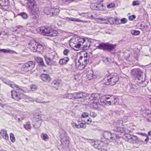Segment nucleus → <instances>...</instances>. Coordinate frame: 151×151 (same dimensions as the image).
<instances>
[{
  "mask_svg": "<svg viewBox=\"0 0 151 151\" xmlns=\"http://www.w3.org/2000/svg\"><path fill=\"white\" fill-rule=\"evenodd\" d=\"M26 6L32 18L36 19L38 17L39 11L36 3L34 0H27Z\"/></svg>",
  "mask_w": 151,
  "mask_h": 151,
  "instance_id": "f257e3e1",
  "label": "nucleus"
},
{
  "mask_svg": "<svg viewBox=\"0 0 151 151\" xmlns=\"http://www.w3.org/2000/svg\"><path fill=\"white\" fill-rule=\"evenodd\" d=\"M131 73L135 78L138 83H141L145 81V76L143 73L139 69H134L131 71Z\"/></svg>",
  "mask_w": 151,
  "mask_h": 151,
  "instance_id": "f03ea898",
  "label": "nucleus"
},
{
  "mask_svg": "<svg viewBox=\"0 0 151 151\" xmlns=\"http://www.w3.org/2000/svg\"><path fill=\"white\" fill-rule=\"evenodd\" d=\"M85 41L83 38L79 37L73 38L71 39L70 41V45L75 47L76 49H79L82 48L84 45L82 44H83Z\"/></svg>",
  "mask_w": 151,
  "mask_h": 151,
  "instance_id": "7ed1b4c3",
  "label": "nucleus"
},
{
  "mask_svg": "<svg viewBox=\"0 0 151 151\" xmlns=\"http://www.w3.org/2000/svg\"><path fill=\"white\" fill-rule=\"evenodd\" d=\"M105 79L107 81L106 82L104 83L105 85L114 86L118 81L119 78L117 76H113L111 77L110 76H108L107 78H106Z\"/></svg>",
  "mask_w": 151,
  "mask_h": 151,
  "instance_id": "20e7f679",
  "label": "nucleus"
},
{
  "mask_svg": "<svg viewBox=\"0 0 151 151\" xmlns=\"http://www.w3.org/2000/svg\"><path fill=\"white\" fill-rule=\"evenodd\" d=\"M115 45H112L108 43H102L100 44L97 46V48L101 49H103L104 50H111L114 49L116 47Z\"/></svg>",
  "mask_w": 151,
  "mask_h": 151,
  "instance_id": "39448f33",
  "label": "nucleus"
},
{
  "mask_svg": "<svg viewBox=\"0 0 151 151\" xmlns=\"http://www.w3.org/2000/svg\"><path fill=\"white\" fill-rule=\"evenodd\" d=\"M35 66L34 63L30 61L23 65L21 69L24 72H26L32 70Z\"/></svg>",
  "mask_w": 151,
  "mask_h": 151,
  "instance_id": "423d86ee",
  "label": "nucleus"
},
{
  "mask_svg": "<svg viewBox=\"0 0 151 151\" xmlns=\"http://www.w3.org/2000/svg\"><path fill=\"white\" fill-rule=\"evenodd\" d=\"M104 137L106 139H109L112 140H114L115 143L117 142V141L115 140V137L117 138H119V136H117L115 134H112L111 133L109 132H104L103 134Z\"/></svg>",
  "mask_w": 151,
  "mask_h": 151,
  "instance_id": "0eeeda50",
  "label": "nucleus"
},
{
  "mask_svg": "<svg viewBox=\"0 0 151 151\" xmlns=\"http://www.w3.org/2000/svg\"><path fill=\"white\" fill-rule=\"evenodd\" d=\"M67 13H62L60 16V17L63 19L66 20L67 21H72L73 22H84L82 20H81L79 19H77L76 18H74L73 17L69 18L67 17Z\"/></svg>",
  "mask_w": 151,
  "mask_h": 151,
  "instance_id": "6e6552de",
  "label": "nucleus"
},
{
  "mask_svg": "<svg viewBox=\"0 0 151 151\" xmlns=\"http://www.w3.org/2000/svg\"><path fill=\"white\" fill-rule=\"evenodd\" d=\"M78 62L80 63L79 67L82 66V69H84L88 62V60L87 58H83V56H81L78 60Z\"/></svg>",
  "mask_w": 151,
  "mask_h": 151,
  "instance_id": "1a4fd4ad",
  "label": "nucleus"
},
{
  "mask_svg": "<svg viewBox=\"0 0 151 151\" xmlns=\"http://www.w3.org/2000/svg\"><path fill=\"white\" fill-rule=\"evenodd\" d=\"M39 33L44 35L49 36L51 29L49 27H41L39 28Z\"/></svg>",
  "mask_w": 151,
  "mask_h": 151,
  "instance_id": "9d476101",
  "label": "nucleus"
},
{
  "mask_svg": "<svg viewBox=\"0 0 151 151\" xmlns=\"http://www.w3.org/2000/svg\"><path fill=\"white\" fill-rule=\"evenodd\" d=\"M11 94L13 99L19 101L21 99V95L15 91H12Z\"/></svg>",
  "mask_w": 151,
  "mask_h": 151,
  "instance_id": "9b49d317",
  "label": "nucleus"
},
{
  "mask_svg": "<svg viewBox=\"0 0 151 151\" xmlns=\"http://www.w3.org/2000/svg\"><path fill=\"white\" fill-rule=\"evenodd\" d=\"M128 141L132 143L137 144L139 142V140L136 136L131 135L128 139Z\"/></svg>",
  "mask_w": 151,
  "mask_h": 151,
  "instance_id": "f8f14e48",
  "label": "nucleus"
},
{
  "mask_svg": "<svg viewBox=\"0 0 151 151\" xmlns=\"http://www.w3.org/2000/svg\"><path fill=\"white\" fill-rule=\"evenodd\" d=\"M38 43L35 41H32L29 43V47L30 49L34 52H36V48Z\"/></svg>",
  "mask_w": 151,
  "mask_h": 151,
  "instance_id": "ddd939ff",
  "label": "nucleus"
},
{
  "mask_svg": "<svg viewBox=\"0 0 151 151\" xmlns=\"http://www.w3.org/2000/svg\"><path fill=\"white\" fill-rule=\"evenodd\" d=\"M41 78L44 81L47 82H50L51 78L50 76L47 74H42L41 76Z\"/></svg>",
  "mask_w": 151,
  "mask_h": 151,
  "instance_id": "4468645a",
  "label": "nucleus"
},
{
  "mask_svg": "<svg viewBox=\"0 0 151 151\" xmlns=\"http://www.w3.org/2000/svg\"><path fill=\"white\" fill-rule=\"evenodd\" d=\"M44 58L46 63L48 65H52L54 63L55 61L54 60V57L52 58H50L47 56H44Z\"/></svg>",
  "mask_w": 151,
  "mask_h": 151,
  "instance_id": "2eb2a0df",
  "label": "nucleus"
},
{
  "mask_svg": "<svg viewBox=\"0 0 151 151\" xmlns=\"http://www.w3.org/2000/svg\"><path fill=\"white\" fill-rule=\"evenodd\" d=\"M62 144L65 147H67L69 144V138L68 136H65L61 139Z\"/></svg>",
  "mask_w": 151,
  "mask_h": 151,
  "instance_id": "dca6fc26",
  "label": "nucleus"
},
{
  "mask_svg": "<svg viewBox=\"0 0 151 151\" xmlns=\"http://www.w3.org/2000/svg\"><path fill=\"white\" fill-rule=\"evenodd\" d=\"M0 134L4 139L6 140H8L9 139V136L7 134V131L6 130H1L0 132Z\"/></svg>",
  "mask_w": 151,
  "mask_h": 151,
  "instance_id": "f3484780",
  "label": "nucleus"
},
{
  "mask_svg": "<svg viewBox=\"0 0 151 151\" xmlns=\"http://www.w3.org/2000/svg\"><path fill=\"white\" fill-rule=\"evenodd\" d=\"M69 60V58L68 57H65L60 59L59 62V64L60 65H66Z\"/></svg>",
  "mask_w": 151,
  "mask_h": 151,
  "instance_id": "a211bd4d",
  "label": "nucleus"
},
{
  "mask_svg": "<svg viewBox=\"0 0 151 151\" xmlns=\"http://www.w3.org/2000/svg\"><path fill=\"white\" fill-rule=\"evenodd\" d=\"M37 45V47L35 49L36 52L42 53L43 51L44 50L43 46L39 43H38Z\"/></svg>",
  "mask_w": 151,
  "mask_h": 151,
  "instance_id": "6ab92c4d",
  "label": "nucleus"
},
{
  "mask_svg": "<svg viewBox=\"0 0 151 151\" xmlns=\"http://www.w3.org/2000/svg\"><path fill=\"white\" fill-rule=\"evenodd\" d=\"M114 128L113 130L115 132H122V131L121 130V128L120 127V125L118 123L117 124L116 122H114Z\"/></svg>",
  "mask_w": 151,
  "mask_h": 151,
  "instance_id": "aec40b11",
  "label": "nucleus"
},
{
  "mask_svg": "<svg viewBox=\"0 0 151 151\" xmlns=\"http://www.w3.org/2000/svg\"><path fill=\"white\" fill-rule=\"evenodd\" d=\"M60 12V10L58 9L55 8H51V16L57 15L59 14Z\"/></svg>",
  "mask_w": 151,
  "mask_h": 151,
  "instance_id": "412c9836",
  "label": "nucleus"
},
{
  "mask_svg": "<svg viewBox=\"0 0 151 151\" xmlns=\"http://www.w3.org/2000/svg\"><path fill=\"white\" fill-rule=\"evenodd\" d=\"M61 84V81L59 80H55L52 83V86L55 88H57Z\"/></svg>",
  "mask_w": 151,
  "mask_h": 151,
  "instance_id": "4be33fe9",
  "label": "nucleus"
},
{
  "mask_svg": "<svg viewBox=\"0 0 151 151\" xmlns=\"http://www.w3.org/2000/svg\"><path fill=\"white\" fill-rule=\"evenodd\" d=\"M0 4L4 7L9 6V4L8 0H0Z\"/></svg>",
  "mask_w": 151,
  "mask_h": 151,
  "instance_id": "5701e85b",
  "label": "nucleus"
},
{
  "mask_svg": "<svg viewBox=\"0 0 151 151\" xmlns=\"http://www.w3.org/2000/svg\"><path fill=\"white\" fill-rule=\"evenodd\" d=\"M99 98V96L97 94H93L89 98V99L91 100H97Z\"/></svg>",
  "mask_w": 151,
  "mask_h": 151,
  "instance_id": "b1692460",
  "label": "nucleus"
},
{
  "mask_svg": "<svg viewBox=\"0 0 151 151\" xmlns=\"http://www.w3.org/2000/svg\"><path fill=\"white\" fill-rule=\"evenodd\" d=\"M44 13L47 15H49L51 16V8H46L44 10Z\"/></svg>",
  "mask_w": 151,
  "mask_h": 151,
  "instance_id": "393cba45",
  "label": "nucleus"
},
{
  "mask_svg": "<svg viewBox=\"0 0 151 151\" xmlns=\"http://www.w3.org/2000/svg\"><path fill=\"white\" fill-rule=\"evenodd\" d=\"M83 96L82 93H74V99H77L83 98Z\"/></svg>",
  "mask_w": 151,
  "mask_h": 151,
  "instance_id": "a878e982",
  "label": "nucleus"
},
{
  "mask_svg": "<svg viewBox=\"0 0 151 151\" xmlns=\"http://www.w3.org/2000/svg\"><path fill=\"white\" fill-rule=\"evenodd\" d=\"M58 32L56 30H52L51 29L49 36L55 37L58 35Z\"/></svg>",
  "mask_w": 151,
  "mask_h": 151,
  "instance_id": "bb28decb",
  "label": "nucleus"
},
{
  "mask_svg": "<svg viewBox=\"0 0 151 151\" xmlns=\"http://www.w3.org/2000/svg\"><path fill=\"white\" fill-rule=\"evenodd\" d=\"M3 52L5 53H9L12 54L16 52L12 50H7L5 49H0V52Z\"/></svg>",
  "mask_w": 151,
  "mask_h": 151,
  "instance_id": "cd10ccee",
  "label": "nucleus"
},
{
  "mask_svg": "<svg viewBox=\"0 0 151 151\" xmlns=\"http://www.w3.org/2000/svg\"><path fill=\"white\" fill-rule=\"evenodd\" d=\"M74 93H68L65 94L66 98L69 99H74Z\"/></svg>",
  "mask_w": 151,
  "mask_h": 151,
  "instance_id": "c85d7f7f",
  "label": "nucleus"
},
{
  "mask_svg": "<svg viewBox=\"0 0 151 151\" xmlns=\"http://www.w3.org/2000/svg\"><path fill=\"white\" fill-rule=\"evenodd\" d=\"M95 75H93L92 74H88L86 76V78L89 80L95 78H96Z\"/></svg>",
  "mask_w": 151,
  "mask_h": 151,
  "instance_id": "c756f323",
  "label": "nucleus"
},
{
  "mask_svg": "<svg viewBox=\"0 0 151 151\" xmlns=\"http://www.w3.org/2000/svg\"><path fill=\"white\" fill-rule=\"evenodd\" d=\"M37 61L40 64V65L42 66H45V65L44 64V62L42 59L41 58H37Z\"/></svg>",
  "mask_w": 151,
  "mask_h": 151,
  "instance_id": "7c9ffc66",
  "label": "nucleus"
},
{
  "mask_svg": "<svg viewBox=\"0 0 151 151\" xmlns=\"http://www.w3.org/2000/svg\"><path fill=\"white\" fill-rule=\"evenodd\" d=\"M4 82L6 84H8L9 85L10 87H12V88H13L14 87H18V86L15 84L13 83V84H12L10 83L9 82H8L6 81H4Z\"/></svg>",
  "mask_w": 151,
  "mask_h": 151,
  "instance_id": "2f4dec72",
  "label": "nucleus"
},
{
  "mask_svg": "<svg viewBox=\"0 0 151 151\" xmlns=\"http://www.w3.org/2000/svg\"><path fill=\"white\" fill-rule=\"evenodd\" d=\"M30 123L29 122H27L24 125V127L26 129L28 130L30 129Z\"/></svg>",
  "mask_w": 151,
  "mask_h": 151,
  "instance_id": "473e14b6",
  "label": "nucleus"
},
{
  "mask_svg": "<svg viewBox=\"0 0 151 151\" xmlns=\"http://www.w3.org/2000/svg\"><path fill=\"white\" fill-rule=\"evenodd\" d=\"M98 103L93 102L92 104L91 105V107L92 108L97 109L98 108Z\"/></svg>",
  "mask_w": 151,
  "mask_h": 151,
  "instance_id": "72a5a7b5",
  "label": "nucleus"
},
{
  "mask_svg": "<svg viewBox=\"0 0 151 151\" xmlns=\"http://www.w3.org/2000/svg\"><path fill=\"white\" fill-rule=\"evenodd\" d=\"M10 139L12 142H14L15 141V139L14 134L12 133H11L10 134Z\"/></svg>",
  "mask_w": 151,
  "mask_h": 151,
  "instance_id": "f704fd0d",
  "label": "nucleus"
},
{
  "mask_svg": "<svg viewBox=\"0 0 151 151\" xmlns=\"http://www.w3.org/2000/svg\"><path fill=\"white\" fill-rule=\"evenodd\" d=\"M30 88L32 91H35L38 88L35 85L32 84L30 86Z\"/></svg>",
  "mask_w": 151,
  "mask_h": 151,
  "instance_id": "c9c22d12",
  "label": "nucleus"
},
{
  "mask_svg": "<svg viewBox=\"0 0 151 151\" xmlns=\"http://www.w3.org/2000/svg\"><path fill=\"white\" fill-rule=\"evenodd\" d=\"M20 15L22 16V17L24 19H27L28 18V15L25 13L23 12L22 13H21L20 14Z\"/></svg>",
  "mask_w": 151,
  "mask_h": 151,
  "instance_id": "e433bc0d",
  "label": "nucleus"
},
{
  "mask_svg": "<svg viewBox=\"0 0 151 151\" xmlns=\"http://www.w3.org/2000/svg\"><path fill=\"white\" fill-rule=\"evenodd\" d=\"M89 114L87 112H83L81 115V118L82 117L86 118L89 116Z\"/></svg>",
  "mask_w": 151,
  "mask_h": 151,
  "instance_id": "4c0bfd02",
  "label": "nucleus"
},
{
  "mask_svg": "<svg viewBox=\"0 0 151 151\" xmlns=\"http://www.w3.org/2000/svg\"><path fill=\"white\" fill-rule=\"evenodd\" d=\"M115 6V4L114 3H111L108 4L107 5V7L108 8L111 9L113 7H114Z\"/></svg>",
  "mask_w": 151,
  "mask_h": 151,
  "instance_id": "58836bf2",
  "label": "nucleus"
},
{
  "mask_svg": "<svg viewBox=\"0 0 151 151\" xmlns=\"http://www.w3.org/2000/svg\"><path fill=\"white\" fill-rule=\"evenodd\" d=\"M140 4V2L138 1H134L132 2V5L133 6H138Z\"/></svg>",
  "mask_w": 151,
  "mask_h": 151,
  "instance_id": "ea45409f",
  "label": "nucleus"
},
{
  "mask_svg": "<svg viewBox=\"0 0 151 151\" xmlns=\"http://www.w3.org/2000/svg\"><path fill=\"white\" fill-rule=\"evenodd\" d=\"M93 9L95 10H100L101 8L100 5L97 4L94 6Z\"/></svg>",
  "mask_w": 151,
  "mask_h": 151,
  "instance_id": "a19ab883",
  "label": "nucleus"
},
{
  "mask_svg": "<svg viewBox=\"0 0 151 151\" xmlns=\"http://www.w3.org/2000/svg\"><path fill=\"white\" fill-rule=\"evenodd\" d=\"M42 136L43 139L44 140H45L48 138V136L46 134L42 133Z\"/></svg>",
  "mask_w": 151,
  "mask_h": 151,
  "instance_id": "79ce46f5",
  "label": "nucleus"
},
{
  "mask_svg": "<svg viewBox=\"0 0 151 151\" xmlns=\"http://www.w3.org/2000/svg\"><path fill=\"white\" fill-rule=\"evenodd\" d=\"M115 18H111L108 19V21L111 24H114Z\"/></svg>",
  "mask_w": 151,
  "mask_h": 151,
  "instance_id": "37998d69",
  "label": "nucleus"
},
{
  "mask_svg": "<svg viewBox=\"0 0 151 151\" xmlns=\"http://www.w3.org/2000/svg\"><path fill=\"white\" fill-rule=\"evenodd\" d=\"M114 24L117 25L120 24V23L119 22V19L118 18H115Z\"/></svg>",
  "mask_w": 151,
  "mask_h": 151,
  "instance_id": "c03bdc74",
  "label": "nucleus"
},
{
  "mask_svg": "<svg viewBox=\"0 0 151 151\" xmlns=\"http://www.w3.org/2000/svg\"><path fill=\"white\" fill-rule=\"evenodd\" d=\"M127 20L125 18H123L120 20L121 23L122 24H125L127 22Z\"/></svg>",
  "mask_w": 151,
  "mask_h": 151,
  "instance_id": "a18cd8bd",
  "label": "nucleus"
},
{
  "mask_svg": "<svg viewBox=\"0 0 151 151\" xmlns=\"http://www.w3.org/2000/svg\"><path fill=\"white\" fill-rule=\"evenodd\" d=\"M90 116L93 118L97 116V114L94 112H92L90 113Z\"/></svg>",
  "mask_w": 151,
  "mask_h": 151,
  "instance_id": "49530a36",
  "label": "nucleus"
},
{
  "mask_svg": "<svg viewBox=\"0 0 151 151\" xmlns=\"http://www.w3.org/2000/svg\"><path fill=\"white\" fill-rule=\"evenodd\" d=\"M71 124L73 127L75 129H76L78 124L76 123L72 122L71 123Z\"/></svg>",
  "mask_w": 151,
  "mask_h": 151,
  "instance_id": "de8ad7c7",
  "label": "nucleus"
},
{
  "mask_svg": "<svg viewBox=\"0 0 151 151\" xmlns=\"http://www.w3.org/2000/svg\"><path fill=\"white\" fill-rule=\"evenodd\" d=\"M81 128L83 129H85L86 127V123L82 122L80 124Z\"/></svg>",
  "mask_w": 151,
  "mask_h": 151,
  "instance_id": "09e8293b",
  "label": "nucleus"
},
{
  "mask_svg": "<svg viewBox=\"0 0 151 151\" xmlns=\"http://www.w3.org/2000/svg\"><path fill=\"white\" fill-rule=\"evenodd\" d=\"M132 34L134 35H138L139 34L140 32L139 31H133Z\"/></svg>",
  "mask_w": 151,
  "mask_h": 151,
  "instance_id": "8fccbe9b",
  "label": "nucleus"
},
{
  "mask_svg": "<svg viewBox=\"0 0 151 151\" xmlns=\"http://www.w3.org/2000/svg\"><path fill=\"white\" fill-rule=\"evenodd\" d=\"M139 87V86L138 85H132L131 86V88H132L137 90L138 89Z\"/></svg>",
  "mask_w": 151,
  "mask_h": 151,
  "instance_id": "3c124183",
  "label": "nucleus"
},
{
  "mask_svg": "<svg viewBox=\"0 0 151 151\" xmlns=\"http://www.w3.org/2000/svg\"><path fill=\"white\" fill-rule=\"evenodd\" d=\"M70 52V51L69 50H68L67 49H65L63 51V54L65 55H68V53Z\"/></svg>",
  "mask_w": 151,
  "mask_h": 151,
  "instance_id": "603ef678",
  "label": "nucleus"
},
{
  "mask_svg": "<svg viewBox=\"0 0 151 151\" xmlns=\"http://www.w3.org/2000/svg\"><path fill=\"white\" fill-rule=\"evenodd\" d=\"M83 58H87L88 60L89 59V55L86 52H85V53L84 54L83 56Z\"/></svg>",
  "mask_w": 151,
  "mask_h": 151,
  "instance_id": "864d4df0",
  "label": "nucleus"
},
{
  "mask_svg": "<svg viewBox=\"0 0 151 151\" xmlns=\"http://www.w3.org/2000/svg\"><path fill=\"white\" fill-rule=\"evenodd\" d=\"M40 123L39 124V123L37 122V123H36V125H34V127L35 128H37L38 127H39L40 126Z\"/></svg>",
  "mask_w": 151,
  "mask_h": 151,
  "instance_id": "5fc2aeb1",
  "label": "nucleus"
},
{
  "mask_svg": "<svg viewBox=\"0 0 151 151\" xmlns=\"http://www.w3.org/2000/svg\"><path fill=\"white\" fill-rule=\"evenodd\" d=\"M107 103H108V105H111V101H108L106 100H105V102H104V104H107Z\"/></svg>",
  "mask_w": 151,
  "mask_h": 151,
  "instance_id": "6e6d98bb",
  "label": "nucleus"
},
{
  "mask_svg": "<svg viewBox=\"0 0 151 151\" xmlns=\"http://www.w3.org/2000/svg\"><path fill=\"white\" fill-rule=\"evenodd\" d=\"M136 18V17L134 15H132L131 16H130L129 17V19L130 20H132L133 19H135Z\"/></svg>",
  "mask_w": 151,
  "mask_h": 151,
  "instance_id": "4d7b16f0",
  "label": "nucleus"
},
{
  "mask_svg": "<svg viewBox=\"0 0 151 151\" xmlns=\"http://www.w3.org/2000/svg\"><path fill=\"white\" fill-rule=\"evenodd\" d=\"M140 26L141 27L142 29H145L146 27H148V26L147 25H145L144 24H141L140 25Z\"/></svg>",
  "mask_w": 151,
  "mask_h": 151,
  "instance_id": "13d9d810",
  "label": "nucleus"
},
{
  "mask_svg": "<svg viewBox=\"0 0 151 151\" xmlns=\"http://www.w3.org/2000/svg\"><path fill=\"white\" fill-rule=\"evenodd\" d=\"M140 134L144 137H147L148 135L146 133H141Z\"/></svg>",
  "mask_w": 151,
  "mask_h": 151,
  "instance_id": "bf43d9fd",
  "label": "nucleus"
},
{
  "mask_svg": "<svg viewBox=\"0 0 151 151\" xmlns=\"http://www.w3.org/2000/svg\"><path fill=\"white\" fill-rule=\"evenodd\" d=\"M147 137V138L145 140V141L146 142H147L149 140V137L148 135L147 136V137Z\"/></svg>",
  "mask_w": 151,
  "mask_h": 151,
  "instance_id": "052dcab7",
  "label": "nucleus"
},
{
  "mask_svg": "<svg viewBox=\"0 0 151 151\" xmlns=\"http://www.w3.org/2000/svg\"><path fill=\"white\" fill-rule=\"evenodd\" d=\"M149 118H148V121L151 122V114L149 115Z\"/></svg>",
  "mask_w": 151,
  "mask_h": 151,
  "instance_id": "680f3d73",
  "label": "nucleus"
},
{
  "mask_svg": "<svg viewBox=\"0 0 151 151\" xmlns=\"http://www.w3.org/2000/svg\"><path fill=\"white\" fill-rule=\"evenodd\" d=\"M17 88L16 89L17 90H18L19 89L23 91L22 88V87H19V86H18V87H16Z\"/></svg>",
  "mask_w": 151,
  "mask_h": 151,
  "instance_id": "e2e57ef3",
  "label": "nucleus"
},
{
  "mask_svg": "<svg viewBox=\"0 0 151 151\" xmlns=\"http://www.w3.org/2000/svg\"><path fill=\"white\" fill-rule=\"evenodd\" d=\"M36 102H38V103H49V101H47V102H46V101H42V102H38V101H36Z\"/></svg>",
  "mask_w": 151,
  "mask_h": 151,
  "instance_id": "0e129e2a",
  "label": "nucleus"
},
{
  "mask_svg": "<svg viewBox=\"0 0 151 151\" xmlns=\"http://www.w3.org/2000/svg\"><path fill=\"white\" fill-rule=\"evenodd\" d=\"M80 128H81V125H80V124H78L77 127V128L80 129Z\"/></svg>",
  "mask_w": 151,
  "mask_h": 151,
  "instance_id": "69168bd1",
  "label": "nucleus"
},
{
  "mask_svg": "<svg viewBox=\"0 0 151 151\" xmlns=\"http://www.w3.org/2000/svg\"><path fill=\"white\" fill-rule=\"evenodd\" d=\"M100 101L101 102L103 103H104V102H105V101L101 99H100Z\"/></svg>",
  "mask_w": 151,
  "mask_h": 151,
  "instance_id": "338daca9",
  "label": "nucleus"
},
{
  "mask_svg": "<svg viewBox=\"0 0 151 151\" xmlns=\"http://www.w3.org/2000/svg\"><path fill=\"white\" fill-rule=\"evenodd\" d=\"M148 134L150 136H151V131H149L148 133Z\"/></svg>",
  "mask_w": 151,
  "mask_h": 151,
  "instance_id": "774afa93",
  "label": "nucleus"
}]
</instances>
